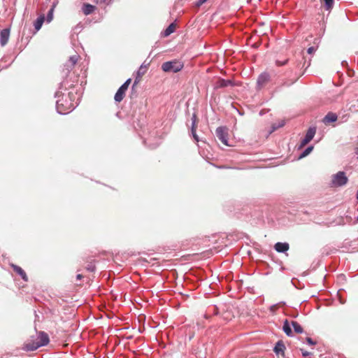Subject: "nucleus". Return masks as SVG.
<instances>
[{
    "mask_svg": "<svg viewBox=\"0 0 358 358\" xmlns=\"http://www.w3.org/2000/svg\"><path fill=\"white\" fill-rule=\"evenodd\" d=\"M315 133H316V128L315 127H310L308 129V130L307 131L305 137L307 139H308L309 141H311L313 138Z\"/></svg>",
    "mask_w": 358,
    "mask_h": 358,
    "instance_id": "6ab92c4d",
    "label": "nucleus"
},
{
    "mask_svg": "<svg viewBox=\"0 0 358 358\" xmlns=\"http://www.w3.org/2000/svg\"><path fill=\"white\" fill-rule=\"evenodd\" d=\"M49 343V336L48 335L43 332L41 331L38 334V337L36 341H26L22 347V349L26 351H34L38 349L41 346L46 345Z\"/></svg>",
    "mask_w": 358,
    "mask_h": 358,
    "instance_id": "f257e3e1",
    "label": "nucleus"
},
{
    "mask_svg": "<svg viewBox=\"0 0 358 358\" xmlns=\"http://www.w3.org/2000/svg\"><path fill=\"white\" fill-rule=\"evenodd\" d=\"M194 120L196 121V126L197 127V120H196V115L195 114H194L193 116H192V122Z\"/></svg>",
    "mask_w": 358,
    "mask_h": 358,
    "instance_id": "e433bc0d",
    "label": "nucleus"
},
{
    "mask_svg": "<svg viewBox=\"0 0 358 358\" xmlns=\"http://www.w3.org/2000/svg\"><path fill=\"white\" fill-rule=\"evenodd\" d=\"M285 349L284 343L282 341H278L274 348V352L277 355H284Z\"/></svg>",
    "mask_w": 358,
    "mask_h": 358,
    "instance_id": "f8f14e48",
    "label": "nucleus"
},
{
    "mask_svg": "<svg viewBox=\"0 0 358 358\" xmlns=\"http://www.w3.org/2000/svg\"><path fill=\"white\" fill-rule=\"evenodd\" d=\"M11 266L13 267V271L20 275L25 282L28 281V276L27 275L25 271L20 266L15 264H12Z\"/></svg>",
    "mask_w": 358,
    "mask_h": 358,
    "instance_id": "1a4fd4ad",
    "label": "nucleus"
},
{
    "mask_svg": "<svg viewBox=\"0 0 358 358\" xmlns=\"http://www.w3.org/2000/svg\"><path fill=\"white\" fill-rule=\"evenodd\" d=\"M303 72L301 73L298 77H296V78H294V81L297 80L299 79V78L301 75H303Z\"/></svg>",
    "mask_w": 358,
    "mask_h": 358,
    "instance_id": "58836bf2",
    "label": "nucleus"
},
{
    "mask_svg": "<svg viewBox=\"0 0 358 358\" xmlns=\"http://www.w3.org/2000/svg\"><path fill=\"white\" fill-rule=\"evenodd\" d=\"M171 69L173 70V72L174 73H177L181 69H163V70L165 71V72H169V71H171Z\"/></svg>",
    "mask_w": 358,
    "mask_h": 358,
    "instance_id": "473e14b6",
    "label": "nucleus"
},
{
    "mask_svg": "<svg viewBox=\"0 0 358 358\" xmlns=\"http://www.w3.org/2000/svg\"><path fill=\"white\" fill-rule=\"evenodd\" d=\"M131 78H129L127 80V81L118 89L115 95V100L117 102H120L124 97L125 93L127 90H128V87L131 83Z\"/></svg>",
    "mask_w": 358,
    "mask_h": 358,
    "instance_id": "39448f33",
    "label": "nucleus"
},
{
    "mask_svg": "<svg viewBox=\"0 0 358 358\" xmlns=\"http://www.w3.org/2000/svg\"><path fill=\"white\" fill-rule=\"evenodd\" d=\"M323 1L324 2L325 9L327 10H329L332 8L334 3V0H323Z\"/></svg>",
    "mask_w": 358,
    "mask_h": 358,
    "instance_id": "4be33fe9",
    "label": "nucleus"
},
{
    "mask_svg": "<svg viewBox=\"0 0 358 358\" xmlns=\"http://www.w3.org/2000/svg\"><path fill=\"white\" fill-rule=\"evenodd\" d=\"M310 141L307 139L306 137L301 141L300 148H302L305 146L306 144H308Z\"/></svg>",
    "mask_w": 358,
    "mask_h": 358,
    "instance_id": "cd10ccee",
    "label": "nucleus"
},
{
    "mask_svg": "<svg viewBox=\"0 0 358 358\" xmlns=\"http://www.w3.org/2000/svg\"><path fill=\"white\" fill-rule=\"evenodd\" d=\"M146 73L145 69H139L137 71L136 77L134 80V85H136L141 80L142 77L145 75Z\"/></svg>",
    "mask_w": 358,
    "mask_h": 358,
    "instance_id": "dca6fc26",
    "label": "nucleus"
},
{
    "mask_svg": "<svg viewBox=\"0 0 358 358\" xmlns=\"http://www.w3.org/2000/svg\"><path fill=\"white\" fill-rule=\"evenodd\" d=\"M274 248L278 252H285L289 250V245L287 243L278 242L275 244Z\"/></svg>",
    "mask_w": 358,
    "mask_h": 358,
    "instance_id": "6e6552de",
    "label": "nucleus"
},
{
    "mask_svg": "<svg viewBox=\"0 0 358 358\" xmlns=\"http://www.w3.org/2000/svg\"><path fill=\"white\" fill-rule=\"evenodd\" d=\"M10 36V29H3L0 32V44L1 46H4L8 41Z\"/></svg>",
    "mask_w": 358,
    "mask_h": 358,
    "instance_id": "0eeeda50",
    "label": "nucleus"
},
{
    "mask_svg": "<svg viewBox=\"0 0 358 358\" xmlns=\"http://www.w3.org/2000/svg\"><path fill=\"white\" fill-rule=\"evenodd\" d=\"M196 121L194 120L192 122V136H193L194 140L196 142H198L199 141V137H198V136L196 134Z\"/></svg>",
    "mask_w": 358,
    "mask_h": 358,
    "instance_id": "5701e85b",
    "label": "nucleus"
},
{
    "mask_svg": "<svg viewBox=\"0 0 358 358\" xmlns=\"http://www.w3.org/2000/svg\"><path fill=\"white\" fill-rule=\"evenodd\" d=\"M96 7L94 6L87 3H84L82 7V10L85 15H90L94 11Z\"/></svg>",
    "mask_w": 358,
    "mask_h": 358,
    "instance_id": "9d476101",
    "label": "nucleus"
},
{
    "mask_svg": "<svg viewBox=\"0 0 358 358\" xmlns=\"http://www.w3.org/2000/svg\"><path fill=\"white\" fill-rule=\"evenodd\" d=\"M342 65L343 66H344V65L348 66V64L346 61H343V62H342Z\"/></svg>",
    "mask_w": 358,
    "mask_h": 358,
    "instance_id": "ea45409f",
    "label": "nucleus"
},
{
    "mask_svg": "<svg viewBox=\"0 0 358 358\" xmlns=\"http://www.w3.org/2000/svg\"><path fill=\"white\" fill-rule=\"evenodd\" d=\"M356 153H358V148L356 149Z\"/></svg>",
    "mask_w": 358,
    "mask_h": 358,
    "instance_id": "79ce46f5",
    "label": "nucleus"
},
{
    "mask_svg": "<svg viewBox=\"0 0 358 358\" xmlns=\"http://www.w3.org/2000/svg\"><path fill=\"white\" fill-rule=\"evenodd\" d=\"M139 67L143 68V67H147V66H146V65L144 64V63H143L141 64V66Z\"/></svg>",
    "mask_w": 358,
    "mask_h": 358,
    "instance_id": "a19ab883",
    "label": "nucleus"
},
{
    "mask_svg": "<svg viewBox=\"0 0 358 358\" xmlns=\"http://www.w3.org/2000/svg\"><path fill=\"white\" fill-rule=\"evenodd\" d=\"M56 107L58 112L62 114L68 113L74 108L73 104L64 96L57 101Z\"/></svg>",
    "mask_w": 358,
    "mask_h": 358,
    "instance_id": "f03ea898",
    "label": "nucleus"
},
{
    "mask_svg": "<svg viewBox=\"0 0 358 358\" xmlns=\"http://www.w3.org/2000/svg\"><path fill=\"white\" fill-rule=\"evenodd\" d=\"M86 270L89 271H94L95 269V266L92 262H90L85 267Z\"/></svg>",
    "mask_w": 358,
    "mask_h": 358,
    "instance_id": "a878e982",
    "label": "nucleus"
},
{
    "mask_svg": "<svg viewBox=\"0 0 358 358\" xmlns=\"http://www.w3.org/2000/svg\"><path fill=\"white\" fill-rule=\"evenodd\" d=\"M55 7V4H53L52 8L48 12V14L46 16V21L48 23L50 22L53 19V13H54Z\"/></svg>",
    "mask_w": 358,
    "mask_h": 358,
    "instance_id": "412c9836",
    "label": "nucleus"
},
{
    "mask_svg": "<svg viewBox=\"0 0 358 358\" xmlns=\"http://www.w3.org/2000/svg\"><path fill=\"white\" fill-rule=\"evenodd\" d=\"M276 62H277V65H278V66H283V65L286 64L287 60H285V61H283L282 62H280L279 61H277Z\"/></svg>",
    "mask_w": 358,
    "mask_h": 358,
    "instance_id": "f704fd0d",
    "label": "nucleus"
},
{
    "mask_svg": "<svg viewBox=\"0 0 358 358\" xmlns=\"http://www.w3.org/2000/svg\"><path fill=\"white\" fill-rule=\"evenodd\" d=\"M357 159H358V157H357Z\"/></svg>",
    "mask_w": 358,
    "mask_h": 358,
    "instance_id": "37998d69",
    "label": "nucleus"
},
{
    "mask_svg": "<svg viewBox=\"0 0 358 358\" xmlns=\"http://www.w3.org/2000/svg\"><path fill=\"white\" fill-rule=\"evenodd\" d=\"M316 51V48L313 46H311L310 48H308L307 50V52L310 55L313 54V52H315Z\"/></svg>",
    "mask_w": 358,
    "mask_h": 358,
    "instance_id": "c85d7f7f",
    "label": "nucleus"
},
{
    "mask_svg": "<svg viewBox=\"0 0 358 358\" xmlns=\"http://www.w3.org/2000/svg\"><path fill=\"white\" fill-rule=\"evenodd\" d=\"M348 179L343 171H339L332 176L331 185L333 187H340L345 185Z\"/></svg>",
    "mask_w": 358,
    "mask_h": 358,
    "instance_id": "7ed1b4c3",
    "label": "nucleus"
},
{
    "mask_svg": "<svg viewBox=\"0 0 358 358\" xmlns=\"http://www.w3.org/2000/svg\"><path fill=\"white\" fill-rule=\"evenodd\" d=\"M215 133L217 138L223 145H229L228 143V129L226 127H220L217 128Z\"/></svg>",
    "mask_w": 358,
    "mask_h": 358,
    "instance_id": "20e7f679",
    "label": "nucleus"
},
{
    "mask_svg": "<svg viewBox=\"0 0 358 358\" xmlns=\"http://www.w3.org/2000/svg\"><path fill=\"white\" fill-rule=\"evenodd\" d=\"M292 327L294 328V331L297 334H301L303 332L302 327L296 321L291 322Z\"/></svg>",
    "mask_w": 358,
    "mask_h": 358,
    "instance_id": "aec40b11",
    "label": "nucleus"
},
{
    "mask_svg": "<svg viewBox=\"0 0 358 358\" xmlns=\"http://www.w3.org/2000/svg\"><path fill=\"white\" fill-rule=\"evenodd\" d=\"M346 73L349 77H352L355 74L353 69H346Z\"/></svg>",
    "mask_w": 358,
    "mask_h": 358,
    "instance_id": "bb28decb",
    "label": "nucleus"
},
{
    "mask_svg": "<svg viewBox=\"0 0 358 358\" xmlns=\"http://www.w3.org/2000/svg\"><path fill=\"white\" fill-rule=\"evenodd\" d=\"M111 1L112 0H100V2L108 5L109 3H110Z\"/></svg>",
    "mask_w": 358,
    "mask_h": 358,
    "instance_id": "c9c22d12",
    "label": "nucleus"
},
{
    "mask_svg": "<svg viewBox=\"0 0 358 358\" xmlns=\"http://www.w3.org/2000/svg\"><path fill=\"white\" fill-rule=\"evenodd\" d=\"M83 278L82 274H78L76 276L77 280H81Z\"/></svg>",
    "mask_w": 358,
    "mask_h": 358,
    "instance_id": "4c0bfd02",
    "label": "nucleus"
},
{
    "mask_svg": "<svg viewBox=\"0 0 358 358\" xmlns=\"http://www.w3.org/2000/svg\"><path fill=\"white\" fill-rule=\"evenodd\" d=\"M45 21V16L44 15H40L34 23V26L35 29L38 31L41 29L43 22Z\"/></svg>",
    "mask_w": 358,
    "mask_h": 358,
    "instance_id": "ddd939ff",
    "label": "nucleus"
},
{
    "mask_svg": "<svg viewBox=\"0 0 358 358\" xmlns=\"http://www.w3.org/2000/svg\"><path fill=\"white\" fill-rule=\"evenodd\" d=\"M313 146H309L308 148H307L300 155L299 157V159H302L305 157H306L307 155H308L311 151L313 150Z\"/></svg>",
    "mask_w": 358,
    "mask_h": 358,
    "instance_id": "b1692460",
    "label": "nucleus"
},
{
    "mask_svg": "<svg viewBox=\"0 0 358 358\" xmlns=\"http://www.w3.org/2000/svg\"><path fill=\"white\" fill-rule=\"evenodd\" d=\"M338 120V115L333 113L329 112L322 119V122L328 126L335 122Z\"/></svg>",
    "mask_w": 358,
    "mask_h": 358,
    "instance_id": "423d86ee",
    "label": "nucleus"
},
{
    "mask_svg": "<svg viewBox=\"0 0 358 358\" xmlns=\"http://www.w3.org/2000/svg\"><path fill=\"white\" fill-rule=\"evenodd\" d=\"M176 29V24L174 22L170 24L168 27L164 30L163 34L164 36H168L174 32Z\"/></svg>",
    "mask_w": 358,
    "mask_h": 358,
    "instance_id": "a211bd4d",
    "label": "nucleus"
},
{
    "mask_svg": "<svg viewBox=\"0 0 358 358\" xmlns=\"http://www.w3.org/2000/svg\"><path fill=\"white\" fill-rule=\"evenodd\" d=\"M301 352H302V355H303L304 357H308V356H309V355H312V353H311V352H308V351H306V350H304L303 349H301Z\"/></svg>",
    "mask_w": 358,
    "mask_h": 358,
    "instance_id": "c756f323",
    "label": "nucleus"
},
{
    "mask_svg": "<svg viewBox=\"0 0 358 358\" xmlns=\"http://www.w3.org/2000/svg\"><path fill=\"white\" fill-rule=\"evenodd\" d=\"M292 324L289 322L287 320H285L283 324L282 329L284 332L287 334L288 336H292V331L291 329Z\"/></svg>",
    "mask_w": 358,
    "mask_h": 358,
    "instance_id": "2eb2a0df",
    "label": "nucleus"
},
{
    "mask_svg": "<svg viewBox=\"0 0 358 358\" xmlns=\"http://www.w3.org/2000/svg\"><path fill=\"white\" fill-rule=\"evenodd\" d=\"M79 56L78 55H72L69 57V62H71V66H75L78 62Z\"/></svg>",
    "mask_w": 358,
    "mask_h": 358,
    "instance_id": "393cba45",
    "label": "nucleus"
},
{
    "mask_svg": "<svg viewBox=\"0 0 358 358\" xmlns=\"http://www.w3.org/2000/svg\"><path fill=\"white\" fill-rule=\"evenodd\" d=\"M161 67H183V64L176 61H169L163 63Z\"/></svg>",
    "mask_w": 358,
    "mask_h": 358,
    "instance_id": "4468645a",
    "label": "nucleus"
},
{
    "mask_svg": "<svg viewBox=\"0 0 358 358\" xmlns=\"http://www.w3.org/2000/svg\"><path fill=\"white\" fill-rule=\"evenodd\" d=\"M349 117V115L348 114H346V115H343L341 117V122H345L348 120Z\"/></svg>",
    "mask_w": 358,
    "mask_h": 358,
    "instance_id": "2f4dec72",
    "label": "nucleus"
},
{
    "mask_svg": "<svg viewBox=\"0 0 358 358\" xmlns=\"http://www.w3.org/2000/svg\"><path fill=\"white\" fill-rule=\"evenodd\" d=\"M208 0H199L196 3V5L198 6L202 5L203 3H204L205 2H206Z\"/></svg>",
    "mask_w": 358,
    "mask_h": 358,
    "instance_id": "72a5a7b5",
    "label": "nucleus"
},
{
    "mask_svg": "<svg viewBox=\"0 0 358 358\" xmlns=\"http://www.w3.org/2000/svg\"><path fill=\"white\" fill-rule=\"evenodd\" d=\"M233 81L231 80L220 79L217 82L218 87H225L229 85H233Z\"/></svg>",
    "mask_w": 358,
    "mask_h": 358,
    "instance_id": "f3484780",
    "label": "nucleus"
},
{
    "mask_svg": "<svg viewBox=\"0 0 358 358\" xmlns=\"http://www.w3.org/2000/svg\"><path fill=\"white\" fill-rule=\"evenodd\" d=\"M269 80V76L266 73H262L259 76L257 80V85L262 87L264 86Z\"/></svg>",
    "mask_w": 358,
    "mask_h": 358,
    "instance_id": "9b49d317",
    "label": "nucleus"
},
{
    "mask_svg": "<svg viewBox=\"0 0 358 358\" xmlns=\"http://www.w3.org/2000/svg\"><path fill=\"white\" fill-rule=\"evenodd\" d=\"M306 341L307 343L309 344V345H315L316 344V342L313 341L310 338L308 337L306 338Z\"/></svg>",
    "mask_w": 358,
    "mask_h": 358,
    "instance_id": "7c9ffc66",
    "label": "nucleus"
}]
</instances>
